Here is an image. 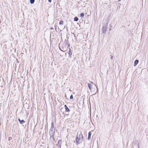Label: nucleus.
Returning a JSON list of instances; mask_svg holds the SVG:
<instances>
[{
    "mask_svg": "<svg viewBox=\"0 0 148 148\" xmlns=\"http://www.w3.org/2000/svg\"><path fill=\"white\" fill-rule=\"evenodd\" d=\"M83 140V136L82 134L81 133L78 134L76 139V141L77 143L80 144Z\"/></svg>",
    "mask_w": 148,
    "mask_h": 148,
    "instance_id": "nucleus-1",
    "label": "nucleus"
},
{
    "mask_svg": "<svg viewBox=\"0 0 148 148\" xmlns=\"http://www.w3.org/2000/svg\"><path fill=\"white\" fill-rule=\"evenodd\" d=\"M55 132V129L51 128L49 131V134L50 136V139L53 138V135Z\"/></svg>",
    "mask_w": 148,
    "mask_h": 148,
    "instance_id": "nucleus-2",
    "label": "nucleus"
},
{
    "mask_svg": "<svg viewBox=\"0 0 148 148\" xmlns=\"http://www.w3.org/2000/svg\"><path fill=\"white\" fill-rule=\"evenodd\" d=\"M93 83L91 82V83H89L88 84V86L90 90H91V87L92 86V84Z\"/></svg>",
    "mask_w": 148,
    "mask_h": 148,
    "instance_id": "nucleus-3",
    "label": "nucleus"
},
{
    "mask_svg": "<svg viewBox=\"0 0 148 148\" xmlns=\"http://www.w3.org/2000/svg\"><path fill=\"white\" fill-rule=\"evenodd\" d=\"M138 60H135L134 65V66H135L137 65V64L138 63Z\"/></svg>",
    "mask_w": 148,
    "mask_h": 148,
    "instance_id": "nucleus-4",
    "label": "nucleus"
},
{
    "mask_svg": "<svg viewBox=\"0 0 148 148\" xmlns=\"http://www.w3.org/2000/svg\"><path fill=\"white\" fill-rule=\"evenodd\" d=\"M18 120L20 122V123L21 124H23L25 123V121L23 120H21L19 119H18Z\"/></svg>",
    "mask_w": 148,
    "mask_h": 148,
    "instance_id": "nucleus-5",
    "label": "nucleus"
},
{
    "mask_svg": "<svg viewBox=\"0 0 148 148\" xmlns=\"http://www.w3.org/2000/svg\"><path fill=\"white\" fill-rule=\"evenodd\" d=\"M91 134L90 132H89L88 133V138L89 140L90 139Z\"/></svg>",
    "mask_w": 148,
    "mask_h": 148,
    "instance_id": "nucleus-6",
    "label": "nucleus"
},
{
    "mask_svg": "<svg viewBox=\"0 0 148 148\" xmlns=\"http://www.w3.org/2000/svg\"><path fill=\"white\" fill-rule=\"evenodd\" d=\"M61 143H62L61 140H60L58 141V145H59V146L60 147H61Z\"/></svg>",
    "mask_w": 148,
    "mask_h": 148,
    "instance_id": "nucleus-7",
    "label": "nucleus"
},
{
    "mask_svg": "<svg viewBox=\"0 0 148 148\" xmlns=\"http://www.w3.org/2000/svg\"><path fill=\"white\" fill-rule=\"evenodd\" d=\"M64 106L65 107L66 110L67 111H69V108H68V107L66 105H65Z\"/></svg>",
    "mask_w": 148,
    "mask_h": 148,
    "instance_id": "nucleus-8",
    "label": "nucleus"
},
{
    "mask_svg": "<svg viewBox=\"0 0 148 148\" xmlns=\"http://www.w3.org/2000/svg\"><path fill=\"white\" fill-rule=\"evenodd\" d=\"M69 56H71L72 54V52L71 51L70 48H69Z\"/></svg>",
    "mask_w": 148,
    "mask_h": 148,
    "instance_id": "nucleus-9",
    "label": "nucleus"
},
{
    "mask_svg": "<svg viewBox=\"0 0 148 148\" xmlns=\"http://www.w3.org/2000/svg\"><path fill=\"white\" fill-rule=\"evenodd\" d=\"M78 18L77 17H75L74 18V20L75 21H78Z\"/></svg>",
    "mask_w": 148,
    "mask_h": 148,
    "instance_id": "nucleus-10",
    "label": "nucleus"
},
{
    "mask_svg": "<svg viewBox=\"0 0 148 148\" xmlns=\"http://www.w3.org/2000/svg\"><path fill=\"white\" fill-rule=\"evenodd\" d=\"M51 128H52L53 129H55L54 126V124L53 122H52L51 123Z\"/></svg>",
    "mask_w": 148,
    "mask_h": 148,
    "instance_id": "nucleus-11",
    "label": "nucleus"
},
{
    "mask_svg": "<svg viewBox=\"0 0 148 148\" xmlns=\"http://www.w3.org/2000/svg\"><path fill=\"white\" fill-rule=\"evenodd\" d=\"M30 1L31 3H33L34 2V0H30Z\"/></svg>",
    "mask_w": 148,
    "mask_h": 148,
    "instance_id": "nucleus-12",
    "label": "nucleus"
},
{
    "mask_svg": "<svg viewBox=\"0 0 148 148\" xmlns=\"http://www.w3.org/2000/svg\"><path fill=\"white\" fill-rule=\"evenodd\" d=\"M60 25H63V21H61L59 23Z\"/></svg>",
    "mask_w": 148,
    "mask_h": 148,
    "instance_id": "nucleus-13",
    "label": "nucleus"
},
{
    "mask_svg": "<svg viewBox=\"0 0 148 148\" xmlns=\"http://www.w3.org/2000/svg\"><path fill=\"white\" fill-rule=\"evenodd\" d=\"M84 14L83 13H82L80 14V16L82 18L83 17H84Z\"/></svg>",
    "mask_w": 148,
    "mask_h": 148,
    "instance_id": "nucleus-14",
    "label": "nucleus"
},
{
    "mask_svg": "<svg viewBox=\"0 0 148 148\" xmlns=\"http://www.w3.org/2000/svg\"><path fill=\"white\" fill-rule=\"evenodd\" d=\"M70 99H73V95H71V96H70Z\"/></svg>",
    "mask_w": 148,
    "mask_h": 148,
    "instance_id": "nucleus-15",
    "label": "nucleus"
},
{
    "mask_svg": "<svg viewBox=\"0 0 148 148\" xmlns=\"http://www.w3.org/2000/svg\"><path fill=\"white\" fill-rule=\"evenodd\" d=\"M48 1L49 2L51 3V0H48Z\"/></svg>",
    "mask_w": 148,
    "mask_h": 148,
    "instance_id": "nucleus-16",
    "label": "nucleus"
},
{
    "mask_svg": "<svg viewBox=\"0 0 148 148\" xmlns=\"http://www.w3.org/2000/svg\"><path fill=\"white\" fill-rule=\"evenodd\" d=\"M111 59H112V58H113V56H111Z\"/></svg>",
    "mask_w": 148,
    "mask_h": 148,
    "instance_id": "nucleus-17",
    "label": "nucleus"
},
{
    "mask_svg": "<svg viewBox=\"0 0 148 148\" xmlns=\"http://www.w3.org/2000/svg\"><path fill=\"white\" fill-rule=\"evenodd\" d=\"M121 1V0H118V1Z\"/></svg>",
    "mask_w": 148,
    "mask_h": 148,
    "instance_id": "nucleus-18",
    "label": "nucleus"
},
{
    "mask_svg": "<svg viewBox=\"0 0 148 148\" xmlns=\"http://www.w3.org/2000/svg\"><path fill=\"white\" fill-rule=\"evenodd\" d=\"M138 148H139V145H138Z\"/></svg>",
    "mask_w": 148,
    "mask_h": 148,
    "instance_id": "nucleus-19",
    "label": "nucleus"
}]
</instances>
